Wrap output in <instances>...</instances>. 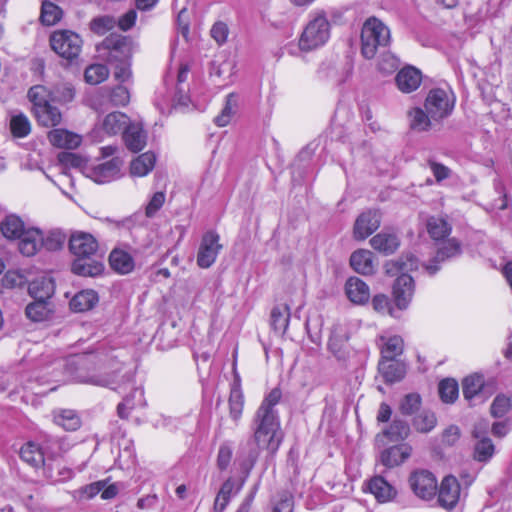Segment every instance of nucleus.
<instances>
[{
	"label": "nucleus",
	"instance_id": "1",
	"mask_svg": "<svg viewBox=\"0 0 512 512\" xmlns=\"http://www.w3.org/2000/svg\"><path fill=\"white\" fill-rule=\"evenodd\" d=\"M281 391L277 388L265 397L257 409L254 420V441L259 449H266L272 453L277 451L282 442V432L276 405L281 399Z\"/></svg>",
	"mask_w": 512,
	"mask_h": 512
},
{
	"label": "nucleus",
	"instance_id": "2",
	"mask_svg": "<svg viewBox=\"0 0 512 512\" xmlns=\"http://www.w3.org/2000/svg\"><path fill=\"white\" fill-rule=\"evenodd\" d=\"M385 267L390 275L401 273L393 286V297L399 309H406L414 294V282L407 272L418 268V260L413 255H406L398 261L388 262Z\"/></svg>",
	"mask_w": 512,
	"mask_h": 512
},
{
	"label": "nucleus",
	"instance_id": "3",
	"mask_svg": "<svg viewBox=\"0 0 512 512\" xmlns=\"http://www.w3.org/2000/svg\"><path fill=\"white\" fill-rule=\"evenodd\" d=\"M28 97L33 103L34 115L38 123L44 127H54L61 123L62 115L59 109L52 106L50 102L51 93L43 85H36L30 88Z\"/></svg>",
	"mask_w": 512,
	"mask_h": 512
},
{
	"label": "nucleus",
	"instance_id": "4",
	"mask_svg": "<svg viewBox=\"0 0 512 512\" xmlns=\"http://www.w3.org/2000/svg\"><path fill=\"white\" fill-rule=\"evenodd\" d=\"M391 40L390 29L379 19L371 17L365 21L361 32V52L372 59L378 48L386 47Z\"/></svg>",
	"mask_w": 512,
	"mask_h": 512
},
{
	"label": "nucleus",
	"instance_id": "5",
	"mask_svg": "<svg viewBox=\"0 0 512 512\" xmlns=\"http://www.w3.org/2000/svg\"><path fill=\"white\" fill-rule=\"evenodd\" d=\"M331 25L323 14L314 16L304 27L298 41L301 51L310 52L324 46L330 38Z\"/></svg>",
	"mask_w": 512,
	"mask_h": 512
},
{
	"label": "nucleus",
	"instance_id": "6",
	"mask_svg": "<svg viewBox=\"0 0 512 512\" xmlns=\"http://www.w3.org/2000/svg\"><path fill=\"white\" fill-rule=\"evenodd\" d=\"M135 47L130 38L111 34L97 46V51L102 59L114 63L131 60Z\"/></svg>",
	"mask_w": 512,
	"mask_h": 512
},
{
	"label": "nucleus",
	"instance_id": "7",
	"mask_svg": "<svg viewBox=\"0 0 512 512\" xmlns=\"http://www.w3.org/2000/svg\"><path fill=\"white\" fill-rule=\"evenodd\" d=\"M82 44L81 37L69 30L56 31L50 37V45L53 51L67 60L79 56Z\"/></svg>",
	"mask_w": 512,
	"mask_h": 512
},
{
	"label": "nucleus",
	"instance_id": "8",
	"mask_svg": "<svg viewBox=\"0 0 512 512\" xmlns=\"http://www.w3.org/2000/svg\"><path fill=\"white\" fill-rule=\"evenodd\" d=\"M425 110L435 122L447 117L453 110L454 97L444 89H433L425 101Z\"/></svg>",
	"mask_w": 512,
	"mask_h": 512
},
{
	"label": "nucleus",
	"instance_id": "9",
	"mask_svg": "<svg viewBox=\"0 0 512 512\" xmlns=\"http://www.w3.org/2000/svg\"><path fill=\"white\" fill-rule=\"evenodd\" d=\"M409 485L413 493L423 500H431L437 492L436 477L427 470H417L409 477Z\"/></svg>",
	"mask_w": 512,
	"mask_h": 512
},
{
	"label": "nucleus",
	"instance_id": "10",
	"mask_svg": "<svg viewBox=\"0 0 512 512\" xmlns=\"http://www.w3.org/2000/svg\"><path fill=\"white\" fill-rule=\"evenodd\" d=\"M219 241V235L213 231H209L203 235L197 254V264L199 267L209 268L216 261L222 249V245Z\"/></svg>",
	"mask_w": 512,
	"mask_h": 512
},
{
	"label": "nucleus",
	"instance_id": "11",
	"mask_svg": "<svg viewBox=\"0 0 512 512\" xmlns=\"http://www.w3.org/2000/svg\"><path fill=\"white\" fill-rule=\"evenodd\" d=\"M381 224V214L378 210H366L355 220L353 225V238L363 241L372 235Z\"/></svg>",
	"mask_w": 512,
	"mask_h": 512
},
{
	"label": "nucleus",
	"instance_id": "12",
	"mask_svg": "<svg viewBox=\"0 0 512 512\" xmlns=\"http://www.w3.org/2000/svg\"><path fill=\"white\" fill-rule=\"evenodd\" d=\"M460 492V484L454 476L448 475L444 477L438 492L440 505L446 509L453 508L459 501Z\"/></svg>",
	"mask_w": 512,
	"mask_h": 512
},
{
	"label": "nucleus",
	"instance_id": "13",
	"mask_svg": "<svg viewBox=\"0 0 512 512\" xmlns=\"http://www.w3.org/2000/svg\"><path fill=\"white\" fill-rule=\"evenodd\" d=\"M69 247L77 257H91L96 253L98 243L91 234L78 232L71 236Z\"/></svg>",
	"mask_w": 512,
	"mask_h": 512
},
{
	"label": "nucleus",
	"instance_id": "14",
	"mask_svg": "<svg viewBox=\"0 0 512 512\" xmlns=\"http://www.w3.org/2000/svg\"><path fill=\"white\" fill-rule=\"evenodd\" d=\"M18 248L22 255L34 256L43 244V233L34 227H28L20 236Z\"/></svg>",
	"mask_w": 512,
	"mask_h": 512
},
{
	"label": "nucleus",
	"instance_id": "15",
	"mask_svg": "<svg viewBox=\"0 0 512 512\" xmlns=\"http://www.w3.org/2000/svg\"><path fill=\"white\" fill-rule=\"evenodd\" d=\"M395 81L401 92L411 93L420 86L422 82V73L413 66H407L397 73Z\"/></svg>",
	"mask_w": 512,
	"mask_h": 512
},
{
	"label": "nucleus",
	"instance_id": "16",
	"mask_svg": "<svg viewBox=\"0 0 512 512\" xmlns=\"http://www.w3.org/2000/svg\"><path fill=\"white\" fill-rule=\"evenodd\" d=\"M345 293L348 299L358 305L365 304L370 298L369 286L358 277H350L345 283Z\"/></svg>",
	"mask_w": 512,
	"mask_h": 512
},
{
	"label": "nucleus",
	"instance_id": "17",
	"mask_svg": "<svg viewBox=\"0 0 512 512\" xmlns=\"http://www.w3.org/2000/svg\"><path fill=\"white\" fill-rule=\"evenodd\" d=\"M460 243L452 238L443 243V245L437 250L436 256L431 261V263L426 264L425 270L433 275L439 270L438 264L443 262L446 259L454 257L460 253Z\"/></svg>",
	"mask_w": 512,
	"mask_h": 512
},
{
	"label": "nucleus",
	"instance_id": "18",
	"mask_svg": "<svg viewBox=\"0 0 512 512\" xmlns=\"http://www.w3.org/2000/svg\"><path fill=\"white\" fill-rule=\"evenodd\" d=\"M352 269L362 275H372L375 272L373 253L366 249H358L350 256Z\"/></svg>",
	"mask_w": 512,
	"mask_h": 512
},
{
	"label": "nucleus",
	"instance_id": "19",
	"mask_svg": "<svg viewBox=\"0 0 512 512\" xmlns=\"http://www.w3.org/2000/svg\"><path fill=\"white\" fill-rule=\"evenodd\" d=\"M367 488L379 503L390 502L397 495L396 489L381 476L373 477Z\"/></svg>",
	"mask_w": 512,
	"mask_h": 512
},
{
	"label": "nucleus",
	"instance_id": "20",
	"mask_svg": "<svg viewBox=\"0 0 512 512\" xmlns=\"http://www.w3.org/2000/svg\"><path fill=\"white\" fill-rule=\"evenodd\" d=\"M49 142L58 148L75 149L82 141L80 135L65 129H53L48 132Z\"/></svg>",
	"mask_w": 512,
	"mask_h": 512
},
{
	"label": "nucleus",
	"instance_id": "21",
	"mask_svg": "<svg viewBox=\"0 0 512 512\" xmlns=\"http://www.w3.org/2000/svg\"><path fill=\"white\" fill-rule=\"evenodd\" d=\"M370 245L374 250L389 255L398 249L400 241L395 233L382 231L370 239Z\"/></svg>",
	"mask_w": 512,
	"mask_h": 512
},
{
	"label": "nucleus",
	"instance_id": "22",
	"mask_svg": "<svg viewBox=\"0 0 512 512\" xmlns=\"http://www.w3.org/2000/svg\"><path fill=\"white\" fill-rule=\"evenodd\" d=\"M109 263L115 272L122 275L131 273L135 267L133 257L121 248H115L111 251Z\"/></svg>",
	"mask_w": 512,
	"mask_h": 512
},
{
	"label": "nucleus",
	"instance_id": "23",
	"mask_svg": "<svg viewBox=\"0 0 512 512\" xmlns=\"http://www.w3.org/2000/svg\"><path fill=\"white\" fill-rule=\"evenodd\" d=\"M28 291L35 300L47 301L54 294V282L51 277L42 275L29 284Z\"/></svg>",
	"mask_w": 512,
	"mask_h": 512
},
{
	"label": "nucleus",
	"instance_id": "24",
	"mask_svg": "<svg viewBox=\"0 0 512 512\" xmlns=\"http://www.w3.org/2000/svg\"><path fill=\"white\" fill-rule=\"evenodd\" d=\"M123 139L127 148L133 152L141 151L146 145V134L139 124H128Z\"/></svg>",
	"mask_w": 512,
	"mask_h": 512
},
{
	"label": "nucleus",
	"instance_id": "25",
	"mask_svg": "<svg viewBox=\"0 0 512 512\" xmlns=\"http://www.w3.org/2000/svg\"><path fill=\"white\" fill-rule=\"evenodd\" d=\"M129 124V118L122 112L107 114L99 124L102 131L107 135H116L125 130Z\"/></svg>",
	"mask_w": 512,
	"mask_h": 512
},
{
	"label": "nucleus",
	"instance_id": "26",
	"mask_svg": "<svg viewBox=\"0 0 512 512\" xmlns=\"http://www.w3.org/2000/svg\"><path fill=\"white\" fill-rule=\"evenodd\" d=\"M71 269L77 275L95 277L102 273L104 266L101 262L84 256L77 257L72 263Z\"/></svg>",
	"mask_w": 512,
	"mask_h": 512
},
{
	"label": "nucleus",
	"instance_id": "27",
	"mask_svg": "<svg viewBox=\"0 0 512 512\" xmlns=\"http://www.w3.org/2000/svg\"><path fill=\"white\" fill-rule=\"evenodd\" d=\"M412 452V448L407 444L393 446L381 454V462L387 467H394L404 462Z\"/></svg>",
	"mask_w": 512,
	"mask_h": 512
},
{
	"label": "nucleus",
	"instance_id": "28",
	"mask_svg": "<svg viewBox=\"0 0 512 512\" xmlns=\"http://www.w3.org/2000/svg\"><path fill=\"white\" fill-rule=\"evenodd\" d=\"M27 228L23 221L16 215H8L0 223L1 233L5 238L11 240L19 239Z\"/></svg>",
	"mask_w": 512,
	"mask_h": 512
},
{
	"label": "nucleus",
	"instance_id": "29",
	"mask_svg": "<svg viewBox=\"0 0 512 512\" xmlns=\"http://www.w3.org/2000/svg\"><path fill=\"white\" fill-rule=\"evenodd\" d=\"M98 302V296L93 290H83L74 295L70 308L74 312H85L92 309Z\"/></svg>",
	"mask_w": 512,
	"mask_h": 512
},
{
	"label": "nucleus",
	"instance_id": "30",
	"mask_svg": "<svg viewBox=\"0 0 512 512\" xmlns=\"http://www.w3.org/2000/svg\"><path fill=\"white\" fill-rule=\"evenodd\" d=\"M483 388L484 377L480 374L469 375L462 381L463 396L469 402L480 397Z\"/></svg>",
	"mask_w": 512,
	"mask_h": 512
},
{
	"label": "nucleus",
	"instance_id": "31",
	"mask_svg": "<svg viewBox=\"0 0 512 512\" xmlns=\"http://www.w3.org/2000/svg\"><path fill=\"white\" fill-rule=\"evenodd\" d=\"M156 157L152 152H146L135 158L130 165V172L133 176H146L155 166Z\"/></svg>",
	"mask_w": 512,
	"mask_h": 512
},
{
	"label": "nucleus",
	"instance_id": "32",
	"mask_svg": "<svg viewBox=\"0 0 512 512\" xmlns=\"http://www.w3.org/2000/svg\"><path fill=\"white\" fill-rule=\"evenodd\" d=\"M290 319V308L286 304L275 306L271 311V326L278 334L283 335L287 330Z\"/></svg>",
	"mask_w": 512,
	"mask_h": 512
},
{
	"label": "nucleus",
	"instance_id": "33",
	"mask_svg": "<svg viewBox=\"0 0 512 512\" xmlns=\"http://www.w3.org/2000/svg\"><path fill=\"white\" fill-rule=\"evenodd\" d=\"M410 127L418 132L427 131L432 128L434 119L431 118L426 110H422L421 108H413L408 113Z\"/></svg>",
	"mask_w": 512,
	"mask_h": 512
},
{
	"label": "nucleus",
	"instance_id": "34",
	"mask_svg": "<svg viewBox=\"0 0 512 512\" xmlns=\"http://www.w3.org/2000/svg\"><path fill=\"white\" fill-rule=\"evenodd\" d=\"M426 228L430 237L435 241L444 239L451 232V225L445 219L435 216L427 220Z\"/></svg>",
	"mask_w": 512,
	"mask_h": 512
},
{
	"label": "nucleus",
	"instance_id": "35",
	"mask_svg": "<svg viewBox=\"0 0 512 512\" xmlns=\"http://www.w3.org/2000/svg\"><path fill=\"white\" fill-rule=\"evenodd\" d=\"M21 459L32 467H41L44 465V454L40 447L33 443L28 442L22 446L20 450Z\"/></svg>",
	"mask_w": 512,
	"mask_h": 512
},
{
	"label": "nucleus",
	"instance_id": "36",
	"mask_svg": "<svg viewBox=\"0 0 512 512\" xmlns=\"http://www.w3.org/2000/svg\"><path fill=\"white\" fill-rule=\"evenodd\" d=\"M144 392L142 389H135L130 396L126 397L122 403L117 407V412L120 418H127L128 412L137 407L145 406Z\"/></svg>",
	"mask_w": 512,
	"mask_h": 512
},
{
	"label": "nucleus",
	"instance_id": "37",
	"mask_svg": "<svg viewBox=\"0 0 512 512\" xmlns=\"http://www.w3.org/2000/svg\"><path fill=\"white\" fill-rule=\"evenodd\" d=\"M382 358L386 361H392L403 351V340L399 336L389 337L386 340L382 338Z\"/></svg>",
	"mask_w": 512,
	"mask_h": 512
},
{
	"label": "nucleus",
	"instance_id": "38",
	"mask_svg": "<svg viewBox=\"0 0 512 512\" xmlns=\"http://www.w3.org/2000/svg\"><path fill=\"white\" fill-rule=\"evenodd\" d=\"M26 316L32 321L39 322L48 318L51 309L48 301L35 300L26 307Z\"/></svg>",
	"mask_w": 512,
	"mask_h": 512
},
{
	"label": "nucleus",
	"instance_id": "39",
	"mask_svg": "<svg viewBox=\"0 0 512 512\" xmlns=\"http://www.w3.org/2000/svg\"><path fill=\"white\" fill-rule=\"evenodd\" d=\"M45 476L54 482H63L72 479L73 470L61 463L48 464L45 467Z\"/></svg>",
	"mask_w": 512,
	"mask_h": 512
},
{
	"label": "nucleus",
	"instance_id": "40",
	"mask_svg": "<svg viewBox=\"0 0 512 512\" xmlns=\"http://www.w3.org/2000/svg\"><path fill=\"white\" fill-rule=\"evenodd\" d=\"M109 69L103 64L89 65L84 72L85 81L91 85L104 82L109 76Z\"/></svg>",
	"mask_w": 512,
	"mask_h": 512
},
{
	"label": "nucleus",
	"instance_id": "41",
	"mask_svg": "<svg viewBox=\"0 0 512 512\" xmlns=\"http://www.w3.org/2000/svg\"><path fill=\"white\" fill-rule=\"evenodd\" d=\"M10 130L14 137H26L31 131V123L27 116L20 113L10 119Z\"/></svg>",
	"mask_w": 512,
	"mask_h": 512
},
{
	"label": "nucleus",
	"instance_id": "42",
	"mask_svg": "<svg viewBox=\"0 0 512 512\" xmlns=\"http://www.w3.org/2000/svg\"><path fill=\"white\" fill-rule=\"evenodd\" d=\"M55 423L65 430L75 431L80 427V418L73 410H62L54 417Z\"/></svg>",
	"mask_w": 512,
	"mask_h": 512
},
{
	"label": "nucleus",
	"instance_id": "43",
	"mask_svg": "<svg viewBox=\"0 0 512 512\" xmlns=\"http://www.w3.org/2000/svg\"><path fill=\"white\" fill-rule=\"evenodd\" d=\"M379 371L387 382L400 380L404 375V370L398 363L383 360L379 363Z\"/></svg>",
	"mask_w": 512,
	"mask_h": 512
},
{
	"label": "nucleus",
	"instance_id": "44",
	"mask_svg": "<svg viewBox=\"0 0 512 512\" xmlns=\"http://www.w3.org/2000/svg\"><path fill=\"white\" fill-rule=\"evenodd\" d=\"M458 393V383L454 379H445L439 383V395L443 402L453 403Z\"/></svg>",
	"mask_w": 512,
	"mask_h": 512
},
{
	"label": "nucleus",
	"instance_id": "45",
	"mask_svg": "<svg viewBox=\"0 0 512 512\" xmlns=\"http://www.w3.org/2000/svg\"><path fill=\"white\" fill-rule=\"evenodd\" d=\"M244 407V397L240 390L234 389L231 391L230 398H229V410H230V417L235 421L238 422L241 418L242 412Z\"/></svg>",
	"mask_w": 512,
	"mask_h": 512
},
{
	"label": "nucleus",
	"instance_id": "46",
	"mask_svg": "<svg viewBox=\"0 0 512 512\" xmlns=\"http://www.w3.org/2000/svg\"><path fill=\"white\" fill-rule=\"evenodd\" d=\"M41 21L48 26L56 24L61 18V9L51 2H43Z\"/></svg>",
	"mask_w": 512,
	"mask_h": 512
},
{
	"label": "nucleus",
	"instance_id": "47",
	"mask_svg": "<svg viewBox=\"0 0 512 512\" xmlns=\"http://www.w3.org/2000/svg\"><path fill=\"white\" fill-rule=\"evenodd\" d=\"M435 425V414L430 411H423L414 419L415 428L422 433L430 432Z\"/></svg>",
	"mask_w": 512,
	"mask_h": 512
},
{
	"label": "nucleus",
	"instance_id": "48",
	"mask_svg": "<svg viewBox=\"0 0 512 512\" xmlns=\"http://www.w3.org/2000/svg\"><path fill=\"white\" fill-rule=\"evenodd\" d=\"M115 25L116 20L113 17L104 15L94 18L90 22V29L98 35H103L114 28Z\"/></svg>",
	"mask_w": 512,
	"mask_h": 512
},
{
	"label": "nucleus",
	"instance_id": "49",
	"mask_svg": "<svg viewBox=\"0 0 512 512\" xmlns=\"http://www.w3.org/2000/svg\"><path fill=\"white\" fill-rule=\"evenodd\" d=\"M494 453V445L489 438H481L475 445L474 457L478 461H487Z\"/></svg>",
	"mask_w": 512,
	"mask_h": 512
},
{
	"label": "nucleus",
	"instance_id": "50",
	"mask_svg": "<svg viewBox=\"0 0 512 512\" xmlns=\"http://www.w3.org/2000/svg\"><path fill=\"white\" fill-rule=\"evenodd\" d=\"M409 426L402 420H394L389 429L385 431L391 441H398L405 439L409 434Z\"/></svg>",
	"mask_w": 512,
	"mask_h": 512
},
{
	"label": "nucleus",
	"instance_id": "51",
	"mask_svg": "<svg viewBox=\"0 0 512 512\" xmlns=\"http://www.w3.org/2000/svg\"><path fill=\"white\" fill-rule=\"evenodd\" d=\"M50 100L57 102H69L74 97V89L68 83H62L54 87Z\"/></svg>",
	"mask_w": 512,
	"mask_h": 512
},
{
	"label": "nucleus",
	"instance_id": "52",
	"mask_svg": "<svg viewBox=\"0 0 512 512\" xmlns=\"http://www.w3.org/2000/svg\"><path fill=\"white\" fill-rule=\"evenodd\" d=\"M105 486V481H97L81 487L75 491V497L79 500H89L99 494Z\"/></svg>",
	"mask_w": 512,
	"mask_h": 512
},
{
	"label": "nucleus",
	"instance_id": "53",
	"mask_svg": "<svg viewBox=\"0 0 512 512\" xmlns=\"http://www.w3.org/2000/svg\"><path fill=\"white\" fill-rule=\"evenodd\" d=\"M421 405V398L418 394L411 393L406 395L401 404L400 410L403 414L411 415L419 409Z\"/></svg>",
	"mask_w": 512,
	"mask_h": 512
},
{
	"label": "nucleus",
	"instance_id": "54",
	"mask_svg": "<svg viewBox=\"0 0 512 512\" xmlns=\"http://www.w3.org/2000/svg\"><path fill=\"white\" fill-rule=\"evenodd\" d=\"M111 64L114 65V77L116 80L126 82L131 78V60L114 62Z\"/></svg>",
	"mask_w": 512,
	"mask_h": 512
},
{
	"label": "nucleus",
	"instance_id": "55",
	"mask_svg": "<svg viewBox=\"0 0 512 512\" xmlns=\"http://www.w3.org/2000/svg\"><path fill=\"white\" fill-rule=\"evenodd\" d=\"M511 408L510 399L501 395L497 396L491 405V414L494 417L504 416Z\"/></svg>",
	"mask_w": 512,
	"mask_h": 512
},
{
	"label": "nucleus",
	"instance_id": "56",
	"mask_svg": "<svg viewBox=\"0 0 512 512\" xmlns=\"http://www.w3.org/2000/svg\"><path fill=\"white\" fill-rule=\"evenodd\" d=\"M345 335L337 334L333 332L331 337L329 338L328 348L329 350L338 358H341L344 353L345 343H346Z\"/></svg>",
	"mask_w": 512,
	"mask_h": 512
},
{
	"label": "nucleus",
	"instance_id": "57",
	"mask_svg": "<svg viewBox=\"0 0 512 512\" xmlns=\"http://www.w3.org/2000/svg\"><path fill=\"white\" fill-rule=\"evenodd\" d=\"M234 488V483L231 480H227L223 483L217 497L215 500V507L220 508V510H223L229 500V497L232 493V490Z\"/></svg>",
	"mask_w": 512,
	"mask_h": 512
},
{
	"label": "nucleus",
	"instance_id": "58",
	"mask_svg": "<svg viewBox=\"0 0 512 512\" xmlns=\"http://www.w3.org/2000/svg\"><path fill=\"white\" fill-rule=\"evenodd\" d=\"M165 198V193L162 191L154 193L145 208L146 216L153 217L156 212L163 206Z\"/></svg>",
	"mask_w": 512,
	"mask_h": 512
},
{
	"label": "nucleus",
	"instance_id": "59",
	"mask_svg": "<svg viewBox=\"0 0 512 512\" xmlns=\"http://www.w3.org/2000/svg\"><path fill=\"white\" fill-rule=\"evenodd\" d=\"M110 100L115 106H125L130 101L129 91L124 86H117L111 91Z\"/></svg>",
	"mask_w": 512,
	"mask_h": 512
},
{
	"label": "nucleus",
	"instance_id": "60",
	"mask_svg": "<svg viewBox=\"0 0 512 512\" xmlns=\"http://www.w3.org/2000/svg\"><path fill=\"white\" fill-rule=\"evenodd\" d=\"M65 238L59 232H50L46 237L43 236L42 247H45L49 251H55L62 247Z\"/></svg>",
	"mask_w": 512,
	"mask_h": 512
},
{
	"label": "nucleus",
	"instance_id": "61",
	"mask_svg": "<svg viewBox=\"0 0 512 512\" xmlns=\"http://www.w3.org/2000/svg\"><path fill=\"white\" fill-rule=\"evenodd\" d=\"M228 34L229 29L224 22H216L211 28V36L219 45L227 41Z\"/></svg>",
	"mask_w": 512,
	"mask_h": 512
},
{
	"label": "nucleus",
	"instance_id": "62",
	"mask_svg": "<svg viewBox=\"0 0 512 512\" xmlns=\"http://www.w3.org/2000/svg\"><path fill=\"white\" fill-rule=\"evenodd\" d=\"M24 282L25 279L23 275L17 271H8L2 279L3 286L6 288L22 286Z\"/></svg>",
	"mask_w": 512,
	"mask_h": 512
},
{
	"label": "nucleus",
	"instance_id": "63",
	"mask_svg": "<svg viewBox=\"0 0 512 512\" xmlns=\"http://www.w3.org/2000/svg\"><path fill=\"white\" fill-rule=\"evenodd\" d=\"M372 306H373V309L380 314H385V313L391 314L392 313L391 308H390L389 299L387 296H385L383 294L375 295L373 297Z\"/></svg>",
	"mask_w": 512,
	"mask_h": 512
},
{
	"label": "nucleus",
	"instance_id": "64",
	"mask_svg": "<svg viewBox=\"0 0 512 512\" xmlns=\"http://www.w3.org/2000/svg\"><path fill=\"white\" fill-rule=\"evenodd\" d=\"M273 512H293V497L288 493L282 494L275 504Z\"/></svg>",
	"mask_w": 512,
	"mask_h": 512
}]
</instances>
